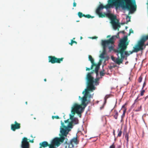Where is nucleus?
I'll list each match as a JSON object with an SVG mask.
<instances>
[{
  "mask_svg": "<svg viewBox=\"0 0 148 148\" xmlns=\"http://www.w3.org/2000/svg\"><path fill=\"white\" fill-rule=\"evenodd\" d=\"M95 70L93 69L90 72H88L86 75V79L87 81V88L82 92V94H84V96L81 98V105H79L77 103L74 104L71 111V112L73 114L76 113L78 114H81L83 111L84 109L87 105L90 102L89 100H87V97L89 98L91 97L89 91L93 92L95 89V85L97 86L99 84V81L100 78V77H96L95 79L92 76V74L95 73L97 76L99 75V70L100 66L99 65L95 66ZM79 117H81V115Z\"/></svg>",
  "mask_w": 148,
  "mask_h": 148,
  "instance_id": "1",
  "label": "nucleus"
},
{
  "mask_svg": "<svg viewBox=\"0 0 148 148\" xmlns=\"http://www.w3.org/2000/svg\"><path fill=\"white\" fill-rule=\"evenodd\" d=\"M115 6L116 9L121 7L124 10L129 11V14L133 13L136 9V5L135 0H108V4L103 6L100 4L97 8L96 12L99 18L104 16L100 11L103 8L107 9Z\"/></svg>",
  "mask_w": 148,
  "mask_h": 148,
  "instance_id": "2",
  "label": "nucleus"
},
{
  "mask_svg": "<svg viewBox=\"0 0 148 148\" xmlns=\"http://www.w3.org/2000/svg\"><path fill=\"white\" fill-rule=\"evenodd\" d=\"M127 36L124 37L122 39H121L118 45L117 49L116 51L117 53V55L119 54L121 55V58H117L115 61V62L119 65L122 63L123 60L125 58L124 54L127 56H129L130 54V53H128V51H126L129 43V42L127 41Z\"/></svg>",
  "mask_w": 148,
  "mask_h": 148,
  "instance_id": "3",
  "label": "nucleus"
},
{
  "mask_svg": "<svg viewBox=\"0 0 148 148\" xmlns=\"http://www.w3.org/2000/svg\"><path fill=\"white\" fill-rule=\"evenodd\" d=\"M102 15L104 16L103 18L105 17H108L110 19L111 23L114 29L116 30L118 28V30H119V28L121 26L119 23L118 21L116 19V16H115L110 13L104 12L102 13Z\"/></svg>",
  "mask_w": 148,
  "mask_h": 148,
  "instance_id": "4",
  "label": "nucleus"
},
{
  "mask_svg": "<svg viewBox=\"0 0 148 148\" xmlns=\"http://www.w3.org/2000/svg\"><path fill=\"white\" fill-rule=\"evenodd\" d=\"M148 39V35L142 37L138 42L135 47H134V49L132 51H130V54H132L133 52H137L140 51L144 49L143 47L145 45V42Z\"/></svg>",
  "mask_w": 148,
  "mask_h": 148,
  "instance_id": "5",
  "label": "nucleus"
},
{
  "mask_svg": "<svg viewBox=\"0 0 148 148\" xmlns=\"http://www.w3.org/2000/svg\"><path fill=\"white\" fill-rule=\"evenodd\" d=\"M61 126L60 128V132L61 134H59L60 137L58 138L60 143H63L64 140H66L67 135L68 134L69 130L68 127L65 125L64 123L62 122Z\"/></svg>",
  "mask_w": 148,
  "mask_h": 148,
  "instance_id": "6",
  "label": "nucleus"
},
{
  "mask_svg": "<svg viewBox=\"0 0 148 148\" xmlns=\"http://www.w3.org/2000/svg\"><path fill=\"white\" fill-rule=\"evenodd\" d=\"M116 36H112L108 40H102L101 43L103 47V51L102 53L105 55L106 54V48L107 45L113 44L114 42V40Z\"/></svg>",
  "mask_w": 148,
  "mask_h": 148,
  "instance_id": "7",
  "label": "nucleus"
},
{
  "mask_svg": "<svg viewBox=\"0 0 148 148\" xmlns=\"http://www.w3.org/2000/svg\"><path fill=\"white\" fill-rule=\"evenodd\" d=\"M49 62L52 64L60 63L62 62L64 58H57L54 56H49L48 57Z\"/></svg>",
  "mask_w": 148,
  "mask_h": 148,
  "instance_id": "8",
  "label": "nucleus"
},
{
  "mask_svg": "<svg viewBox=\"0 0 148 148\" xmlns=\"http://www.w3.org/2000/svg\"><path fill=\"white\" fill-rule=\"evenodd\" d=\"M27 138L24 137L21 142V147L22 148H29L30 145Z\"/></svg>",
  "mask_w": 148,
  "mask_h": 148,
  "instance_id": "9",
  "label": "nucleus"
},
{
  "mask_svg": "<svg viewBox=\"0 0 148 148\" xmlns=\"http://www.w3.org/2000/svg\"><path fill=\"white\" fill-rule=\"evenodd\" d=\"M88 58L89 60L90 61L92 65L90 68L88 67L86 68V71H89L90 70H92L93 69L94 66H95L98 64L95 63L94 62V60L92 57V56L90 55L88 56Z\"/></svg>",
  "mask_w": 148,
  "mask_h": 148,
  "instance_id": "10",
  "label": "nucleus"
},
{
  "mask_svg": "<svg viewBox=\"0 0 148 148\" xmlns=\"http://www.w3.org/2000/svg\"><path fill=\"white\" fill-rule=\"evenodd\" d=\"M14 124H12L11 125V129L13 131H15L16 129H19L21 127V124L18 123L16 121H15Z\"/></svg>",
  "mask_w": 148,
  "mask_h": 148,
  "instance_id": "11",
  "label": "nucleus"
},
{
  "mask_svg": "<svg viewBox=\"0 0 148 148\" xmlns=\"http://www.w3.org/2000/svg\"><path fill=\"white\" fill-rule=\"evenodd\" d=\"M64 145L65 148H73L74 147L73 145L71 144L70 142H68V140L66 139L65 142L64 143Z\"/></svg>",
  "mask_w": 148,
  "mask_h": 148,
  "instance_id": "12",
  "label": "nucleus"
},
{
  "mask_svg": "<svg viewBox=\"0 0 148 148\" xmlns=\"http://www.w3.org/2000/svg\"><path fill=\"white\" fill-rule=\"evenodd\" d=\"M51 144L54 145L58 146L60 145V143L58 138H56L53 140Z\"/></svg>",
  "mask_w": 148,
  "mask_h": 148,
  "instance_id": "13",
  "label": "nucleus"
},
{
  "mask_svg": "<svg viewBox=\"0 0 148 148\" xmlns=\"http://www.w3.org/2000/svg\"><path fill=\"white\" fill-rule=\"evenodd\" d=\"M71 144L73 145L74 144L76 145L77 144L79 143V141L77 139V137H75L73 138L70 141Z\"/></svg>",
  "mask_w": 148,
  "mask_h": 148,
  "instance_id": "14",
  "label": "nucleus"
},
{
  "mask_svg": "<svg viewBox=\"0 0 148 148\" xmlns=\"http://www.w3.org/2000/svg\"><path fill=\"white\" fill-rule=\"evenodd\" d=\"M40 147L39 148H42V147L45 148L49 146V144L46 141H43L42 143H40Z\"/></svg>",
  "mask_w": 148,
  "mask_h": 148,
  "instance_id": "15",
  "label": "nucleus"
},
{
  "mask_svg": "<svg viewBox=\"0 0 148 148\" xmlns=\"http://www.w3.org/2000/svg\"><path fill=\"white\" fill-rule=\"evenodd\" d=\"M118 115L119 114L117 110H114V113L112 115L113 116H114V118L116 119H118Z\"/></svg>",
  "mask_w": 148,
  "mask_h": 148,
  "instance_id": "16",
  "label": "nucleus"
},
{
  "mask_svg": "<svg viewBox=\"0 0 148 148\" xmlns=\"http://www.w3.org/2000/svg\"><path fill=\"white\" fill-rule=\"evenodd\" d=\"M73 123L71 122H69L68 123V124L67 125V126H66L68 128V129L70 130L69 129V128H72V127L73 126Z\"/></svg>",
  "mask_w": 148,
  "mask_h": 148,
  "instance_id": "17",
  "label": "nucleus"
},
{
  "mask_svg": "<svg viewBox=\"0 0 148 148\" xmlns=\"http://www.w3.org/2000/svg\"><path fill=\"white\" fill-rule=\"evenodd\" d=\"M78 15L80 18H81L83 17H84V14H83L82 12H79L78 13Z\"/></svg>",
  "mask_w": 148,
  "mask_h": 148,
  "instance_id": "18",
  "label": "nucleus"
},
{
  "mask_svg": "<svg viewBox=\"0 0 148 148\" xmlns=\"http://www.w3.org/2000/svg\"><path fill=\"white\" fill-rule=\"evenodd\" d=\"M130 16H129L128 15H127L126 17V24H127L128 22L130 21Z\"/></svg>",
  "mask_w": 148,
  "mask_h": 148,
  "instance_id": "19",
  "label": "nucleus"
},
{
  "mask_svg": "<svg viewBox=\"0 0 148 148\" xmlns=\"http://www.w3.org/2000/svg\"><path fill=\"white\" fill-rule=\"evenodd\" d=\"M84 17L86 18H93L94 17V16H91L89 14H87L86 15H84Z\"/></svg>",
  "mask_w": 148,
  "mask_h": 148,
  "instance_id": "20",
  "label": "nucleus"
},
{
  "mask_svg": "<svg viewBox=\"0 0 148 148\" xmlns=\"http://www.w3.org/2000/svg\"><path fill=\"white\" fill-rule=\"evenodd\" d=\"M104 71V70H103L102 71H101L100 72V75L101 76V77H100V78H102V77L104 75V73H103V71Z\"/></svg>",
  "mask_w": 148,
  "mask_h": 148,
  "instance_id": "21",
  "label": "nucleus"
},
{
  "mask_svg": "<svg viewBox=\"0 0 148 148\" xmlns=\"http://www.w3.org/2000/svg\"><path fill=\"white\" fill-rule=\"evenodd\" d=\"M71 122L73 123H74L75 124H77V121L75 118H74Z\"/></svg>",
  "mask_w": 148,
  "mask_h": 148,
  "instance_id": "22",
  "label": "nucleus"
},
{
  "mask_svg": "<svg viewBox=\"0 0 148 148\" xmlns=\"http://www.w3.org/2000/svg\"><path fill=\"white\" fill-rule=\"evenodd\" d=\"M125 138H126L127 142H128L129 141V134L128 133H126L125 134Z\"/></svg>",
  "mask_w": 148,
  "mask_h": 148,
  "instance_id": "23",
  "label": "nucleus"
},
{
  "mask_svg": "<svg viewBox=\"0 0 148 148\" xmlns=\"http://www.w3.org/2000/svg\"><path fill=\"white\" fill-rule=\"evenodd\" d=\"M143 79V77L142 75H140V76L139 77L138 79V82L140 83L142 82V80Z\"/></svg>",
  "mask_w": 148,
  "mask_h": 148,
  "instance_id": "24",
  "label": "nucleus"
},
{
  "mask_svg": "<svg viewBox=\"0 0 148 148\" xmlns=\"http://www.w3.org/2000/svg\"><path fill=\"white\" fill-rule=\"evenodd\" d=\"M142 90L140 91V95L143 96L144 94V92H145V90L142 89Z\"/></svg>",
  "mask_w": 148,
  "mask_h": 148,
  "instance_id": "25",
  "label": "nucleus"
},
{
  "mask_svg": "<svg viewBox=\"0 0 148 148\" xmlns=\"http://www.w3.org/2000/svg\"><path fill=\"white\" fill-rule=\"evenodd\" d=\"M73 43H75L76 44H77V42L76 41H75L74 40H71V42L69 44L71 45H72Z\"/></svg>",
  "mask_w": 148,
  "mask_h": 148,
  "instance_id": "26",
  "label": "nucleus"
},
{
  "mask_svg": "<svg viewBox=\"0 0 148 148\" xmlns=\"http://www.w3.org/2000/svg\"><path fill=\"white\" fill-rule=\"evenodd\" d=\"M105 54L102 53L100 55V57L102 58L103 59L104 58V56Z\"/></svg>",
  "mask_w": 148,
  "mask_h": 148,
  "instance_id": "27",
  "label": "nucleus"
},
{
  "mask_svg": "<svg viewBox=\"0 0 148 148\" xmlns=\"http://www.w3.org/2000/svg\"><path fill=\"white\" fill-rule=\"evenodd\" d=\"M142 108V106H140L139 107L138 109L135 110V111L136 112H138L141 110Z\"/></svg>",
  "mask_w": 148,
  "mask_h": 148,
  "instance_id": "28",
  "label": "nucleus"
},
{
  "mask_svg": "<svg viewBox=\"0 0 148 148\" xmlns=\"http://www.w3.org/2000/svg\"><path fill=\"white\" fill-rule=\"evenodd\" d=\"M122 133L121 131V130L119 131L118 134V136L120 137L121 136Z\"/></svg>",
  "mask_w": 148,
  "mask_h": 148,
  "instance_id": "29",
  "label": "nucleus"
},
{
  "mask_svg": "<svg viewBox=\"0 0 148 148\" xmlns=\"http://www.w3.org/2000/svg\"><path fill=\"white\" fill-rule=\"evenodd\" d=\"M113 47L112 46H109L108 47V48L110 51H111L113 49Z\"/></svg>",
  "mask_w": 148,
  "mask_h": 148,
  "instance_id": "30",
  "label": "nucleus"
},
{
  "mask_svg": "<svg viewBox=\"0 0 148 148\" xmlns=\"http://www.w3.org/2000/svg\"><path fill=\"white\" fill-rule=\"evenodd\" d=\"M52 118L53 119H54V118L56 119H59V117L58 116H52Z\"/></svg>",
  "mask_w": 148,
  "mask_h": 148,
  "instance_id": "31",
  "label": "nucleus"
},
{
  "mask_svg": "<svg viewBox=\"0 0 148 148\" xmlns=\"http://www.w3.org/2000/svg\"><path fill=\"white\" fill-rule=\"evenodd\" d=\"M49 148H55L54 145H53L52 144L50 145L49 144Z\"/></svg>",
  "mask_w": 148,
  "mask_h": 148,
  "instance_id": "32",
  "label": "nucleus"
},
{
  "mask_svg": "<svg viewBox=\"0 0 148 148\" xmlns=\"http://www.w3.org/2000/svg\"><path fill=\"white\" fill-rule=\"evenodd\" d=\"M110 148H115V146L114 145V143L110 147Z\"/></svg>",
  "mask_w": 148,
  "mask_h": 148,
  "instance_id": "33",
  "label": "nucleus"
},
{
  "mask_svg": "<svg viewBox=\"0 0 148 148\" xmlns=\"http://www.w3.org/2000/svg\"><path fill=\"white\" fill-rule=\"evenodd\" d=\"M146 85V83L145 82L143 83V87L142 89H143L144 87Z\"/></svg>",
  "mask_w": 148,
  "mask_h": 148,
  "instance_id": "34",
  "label": "nucleus"
},
{
  "mask_svg": "<svg viewBox=\"0 0 148 148\" xmlns=\"http://www.w3.org/2000/svg\"><path fill=\"white\" fill-rule=\"evenodd\" d=\"M109 97V96H106L105 97L104 99H105V102H106V100Z\"/></svg>",
  "mask_w": 148,
  "mask_h": 148,
  "instance_id": "35",
  "label": "nucleus"
},
{
  "mask_svg": "<svg viewBox=\"0 0 148 148\" xmlns=\"http://www.w3.org/2000/svg\"><path fill=\"white\" fill-rule=\"evenodd\" d=\"M125 114L124 113H123L122 115L121 116V120H123V117L125 116Z\"/></svg>",
  "mask_w": 148,
  "mask_h": 148,
  "instance_id": "36",
  "label": "nucleus"
},
{
  "mask_svg": "<svg viewBox=\"0 0 148 148\" xmlns=\"http://www.w3.org/2000/svg\"><path fill=\"white\" fill-rule=\"evenodd\" d=\"M74 118H73V115L72 116L71 115H70V119L71 121H72Z\"/></svg>",
  "mask_w": 148,
  "mask_h": 148,
  "instance_id": "37",
  "label": "nucleus"
},
{
  "mask_svg": "<svg viewBox=\"0 0 148 148\" xmlns=\"http://www.w3.org/2000/svg\"><path fill=\"white\" fill-rule=\"evenodd\" d=\"M73 6L74 7H75L76 6V3L74 1L73 3Z\"/></svg>",
  "mask_w": 148,
  "mask_h": 148,
  "instance_id": "38",
  "label": "nucleus"
},
{
  "mask_svg": "<svg viewBox=\"0 0 148 148\" xmlns=\"http://www.w3.org/2000/svg\"><path fill=\"white\" fill-rule=\"evenodd\" d=\"M138 97H137V98L135 100L134 103H135L136 102L138 101Z\"/></svg>",
  "mask_w": 148,
  "mask_h": 148,
  "instance_id": "39",
  "label": "nucleus"
},
{
  "mask_svg": "<svg viewBox=\"0 0 148 148\" xmlns=\"http://www.w3.org/2000/svg\"><path fill=\"white\" fill-rule=\"evenodd\" d=\"M133 33V30H132V29H130V33Z\"/></svg>",
  "mask_w": 148,
  "mask_h": 148,
  "instance_id": "40",
  "label": "nucleus"
},
{
  "mask_svg": "<svg viewBox=\"0 0 148 148\" xmlns=\"http://www.w3.org/2000/svg\"><path fill=\"white\" fill-rule=\"evenodd\" d=\"M64 122L65 123H69V119L65 121Z\"/></svg>",
  "mask_w": 148,
  "mask_h": 148,
  "instance_id": "41",
  "label": "nucleus"
},
{
  "mask_svg": "<svg viewBox=\"0 0 148 148\" xmlns=\"http://www.w3.org/2000/svg\"><path fill=\"white\" fill-rule=\"evenodd\" d=\"M97 38V36H94L93 37H92V39H96Z\"/></svg>",
  "mask_w": 148,
  "mask_h": 148,
  "instance_id": "42",
  "label": "nucleus"
},
{
  "mask_svg": "<svg viewBox=\"0 0 148 148\" xmlns=\"http://www.w3.org/2000/svg\"><path fill=\"white\" fill-rule=\"evenodd\" d=\"M126 109H125L123 110V113H124V114H125V112H126Z\"/></svg>",
  "mask_w": 148,
  "mask_h": 148,
  "instance_id": "43",
  "label": "nucleus"
},
{
  "mask_svg": "<svg viewBox=\"0 0 148 148\" xmlns=\"http://www.w3.org/2000/svg\"><path fill=\"white\" fill-rule=\"evenodd\" d=\"M148 98V95L146 96L145 98V101Z\"/></svg>",
  "mask_w": 148,
  "mask_h": 148,
  "instance_id": "44",
  "label": "nucleus"
},
{
  "mask_svg": "<svg viewBox=\"0 0 148 148\" xmlns=\"http://www.w3.org/2000/svg\"><path fill=\"white\" fill-rule=\"evenodd\" d=\"M29 142H31L32 143H33L34 142V140H30Z\"/></svg>",
  "mask_w": 148,
  "mask_h": 148,
  "instance_id": "45",
  "label": "nucleus"
},
{
  "mask_svg": "<svg viewBox=\"0 0 148 148\" xmlns=\"http://www.w3.org/2000/svg\"><path fill=\"white\" fill-rule=\"evenodd\" d=\"M83 38L82 36H81L80 37V39L81 40H82V39Z\"/></svg>",
  "mask_w": 148,
  "mask_h": 148,
  "instance_id": "46",
  "label": "nucleus"
},
{
  "mask_svg": "<svg viewBox=\"0 0 148 148\" xmlns=\"http://www.w3.org/2000/svg\"><path fill=\"white\" fill-rule=\"evenodd\" d=\"M125 105H123L122 106V108H124V107H125Z\"/></svg>",
  "mask_w": 148,
  "mask_h": 148,
  "instance_id": "47",
  "label": "nucleus"
},
{
  "mask_svg": "<svg viewBox=\"0 0 148 148\" xmlns=\"http://www.w3.org/2000/svg\"><path fill=\"white\" fill-rule=\"evenodd\" d=\"M44 81L45 82H46V81H47V79H44Z\"/></svg>",
  "mask_w": 148,
  "mask_h": 148,
  "instance_id": "48",
  "label": "nucleus"
},
{
  "mask_svg": "<svg viewBox=\"0 0 148 148\" xmlns=\"http://www.w3.org/2000/svg\"><path fill=\"white\" fill-rule=\"evenodd\" d=\"M121 147L120 146H119L118 148H121Z\"/></svg>",
  "mask_w": 148,
  "mask_h": 148,
  "instance_id": "49",
  "label": "nucleus"
},
{
  "mask_svg": "<svg viewBox=\"0 0 148 148\" xmlns=\"http://www.w3.org/2000/svg\"><path fill=\"white\" fill-rule=\"evenodd\" d=\"M25 103H26V104H27V102H25Z\"/></svg>",
  "mask_w": 148,
  "mask_h": 148,
  "instance_id": "50",
  "label": "nucleus"
},
{
  "mask_svg": "<svg viewBox=\"0 0 148 148\" xmlns=\"http://www.w3.org/2000/svg\"><path fill=\"white\" fill-rule=\"evenodd\" d=\"M122 32L123 33H124V31H123Z\"/></svg>",
  "mask_w": 148,
  "mask_h": 148,
  "instance_id": "51",
  "label": "nucleus"
},
{
  "mask_svg": "<svg viewBox=\"0 0 148 148\" xmlns=\"http://www.w3.org/2000/svg\"><path fill=\"white\" fill-rule=\"evenodd\" d=\"M110 36H108L107 37H110Z\"/></svg>",
  "mask_w": 148,
  "mask_h": 148,
  "instance_id": "52",
  "label": "nucleus"
},
{
  "mask_svg": "<svg viewBox=\"0 0 148 148\" xmlns=\"http://www.w3.org/2000/svg\"><path fill=\"white\" fill-rule=\"evenodd\" d=\"M127 27H126V28L127 29Z\"/></svg>",
  "mask_w": 148,
  "mask_h": 148,
  "instance_id": "53",
  "label": "nucleus"
},
{
  "mask_svg": "<svg viewBox=\"0 0 148 148\" xmlns=\"http://www.w3.org/2000/svg\"><path fill=\"white\" fill-rule=\"evenodd\" d=\"M79 98H80V96H79Z\"/></svg>",
  "mask_w": 148,
  "mask_h": 148,
  "instance_id": "54",
  "label": "nucleus"
},
{
  "mask_svg": "<svg viewBox=\"0 0 148 148\" xmlns=\"http://www.w3.org/2000/svg\"><path fill=\"white\" fill-rule=\"evenodd\" d=\"M145 46H146V45H145V47H144V48H145Z\"/></svg>",
  "mask_w": 148,
  "mask_h": 148,
  "instance_id": "55",
  "label": "nucleus"
}]
</instances>
